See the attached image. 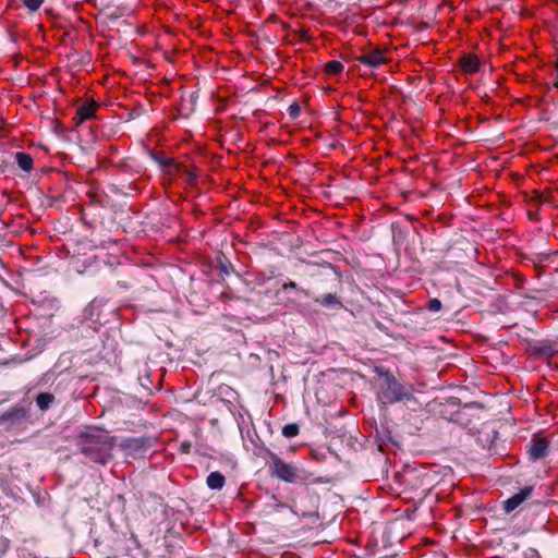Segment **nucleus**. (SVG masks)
I'll return each instance as SVG.
<instances>
[{
    "label": "nucleus",
    "mask_w": 558,
    "mask_h": 558,
    "mask_svg": "<svg viewBox=\"0 0 558 558\" xmlns=\"http://www.w3.org/2000/svg\"><path fill=\"white\" fill-rule=\"evenodd\" d=\"M529 557L530 558H541L539 554L535 549H530L529 550Z\"/></svg>",
    "instance_id": "nucleus-22"
},
{
    "label": "nucleus",
    "mask_w": 558,
    "mask_h": 558,
    "mask_svg": "<svg viewBox=\"0 0 558 558\" xmlns=\"http://www.w3.org/2000/svg\"><path fill=\"white\" fill-rule=\"evenodd\" d=\"M325 70L329 74H339L343 71V64L340 61H329L325 65Z\"/></svg>",
    "instance_id": "nucleus-13"
},
{
    "label": "nucleus",
    "mask_w": 558,
    "mask_h": 558,
    "mask_svg": "<svg viewBox=\"0 0 558 558\" xmlns=\"http://www.w3.org/2000/svg\"><path fill=\"white\" fill-rule=\"evenodd\" d=\"M317 302H320V304L324 306H332V305L341 304L339 299L332 293L323 295L319 300H317Z\"/></svg>",
    "instance_id": "nucleus-14"
},
{
    "label": "nucleus",
    "mask_w": 558,
    "mask_h": 558,
    "mask_svg": "<svg viewBox=\"0 0 558 558\" xmlns=\"http://www.w3.org/2000/svg\"><path fill=\"white\" fill-rule=\"evenodd\" d=\"M376 372L380 375L378 398L384 403H396L412 398L410 390L402 386L391 374L379 368H376Z\"/></svg>",
    "instance_id": "nucleus-2"
},
{
    "label": "nucleus",
    "mask_w": 558,
    "mask_h": 558,
    "mask_svg": "<svg viewBox=\"0 0 558 558\" xmlns=\"http://www.w3.org/2000/svg\"><path fill=\"white\" fill-rule=\"evenodd\" d=\"M77 446L80 452L90 461L106 464L112 458L113 442L111 437L99 430L82 434Z\"/></svg>",
    "instance_id": "nucleus-1"
},
{
    "label": "nucleus",
    "mask_w": 558,
    "mask_h": 558,
    "mask_svg": "<svg viewBox=\"0 0 558 558\" xmlns=\"http://www.w3.org/2000/svg\"><path fill=\"white\" fill-rule=\"evenodd\" d=\"M27 417V412L23 408H14L0 415V424L8 423V427L22 424Z\"/></svg>",
    "instance_id": "nucleus-4"
},
{
    "label": "nucleus",
    "mask_w": 558,
    "mask_h": 558,
    "mask_svg": "<svg viewBox=\"0 0 558 558\" xmlns=\"http://www.w3.org/2000/svg\"><path fill=\"white\" fill-rule=\"evenodd\" d=\"M548 451V440L545 438H534L529 448V456L532 460H539L546 457Z\"/></svg>",
    "instance_id": "nucleus-6"
},
{
    "label": "nucleus",
    "mask_w": 558,
    "mask_h": 558,
    "mask_svg": "<svg viewBox=\"0 0 558 558\" xmlns=\"http://www.w3.org/2000/svg\"><path fill=\"white\" fill-rule=\"evenodd\" d=\"M536 354H543L545 359L554 356L556 351H534Z\"/></svg>",
    "instance_id": "nucleus-18"
},
{
    "label": "nucleus",
    "mask_w": 558,
    "mask_h": 558,
    "mask_svg": "<svg viewBox=\"0 0 558 558\" xmlns=\"http://www.w3.org/2000/svg\"><path fill=\"white\" fill-rule=\"evenodd\" d=\"M268 465L271 475L277 476L284 482L292 483L299 478L298 469L292 464L286 463L275 453L269 454Z\"/></svg>",
    "instance_id": "nucleus-3"
},
{
    "label": "nucleus",
    "mask_w": 558,
    "mask_h": 558,
    "mask_svg": "<svg viewBox=\"0 0 558 558\" xmlns=\"http://www.w3.org/2000/svg\"><path fill=\"white\" fill-rule=\"evenodd\" d=\"M556 77H555V81H554V86L558 88V57H557V60H556Z\"/></svg>",
    "instance_id": "nucleus-20"
},
{
    "label": "nucleus",
    "mask_w": 558,
    "mask_h": 558,
    "mask_svg": "<svg viewBox=\"0 0 558 558\" xmlns=\"http://www.w3.org/2000/svg\"><path fill=\"white\" fill-rule=\"evenodd\" d=\"M207 485L211 489H221L225 485V476L220 472H211L207 476Z\"/></svg>",
    "instance_id": "nucleus-11"
},
{
    "label": "nucleus",
    "mask_w": 558,
    "mask_h": 558,
    "mask_svg": "<svg viewBox=\"0 0 558 558\" xmlns=\"http://www.w3.org/2000/svg\"><path fill=\"white\" fill-rule=\"evenodd\" d=\"M289 110H290V116L295 117L299 113V106L293 104L290 106Z\"/></svg>",
    "instance_id": "nucleus-19"
},
{
    "label": "nucleus",
    "mask_w": 558,
    "mask_h": 558,
    "mask_svg": "<svg viewBox=\"0 0 558 558\" xmlns=\"http://www.w3.org/2000/svg\"><path fill=\"white\" fill-rule=\"evenodd\" d=\"M24 5L31 12H36L45 0H22Z\"/></svg>",
    "instance_id": "nucleus-16"
},
{
    "label": "nucleus",
    "mask_w": 558,
    "mask_h": 558,
    "mask_svg": "<svg viewBox=\"0 0 558 558\" xmlns=\"http://www.w3.org/2000/svg\"><path fill=\"white\" fill-rule=\"evenodd\" d=\"M98 105L95 101H90L81 106L75 114V121L77 124H82L86 120L93 118L95 116L96 109Z\"/></svg>",
    "instance_id": "nucleus-8"
},
{
    "label": "nucleus",
    "mask_w": 558,
    "mask_h": 558,
    "mask_svg": "<svg viewBox=\"0 0 558 558\" xmlns=\"http://www.w3.org/2000/svg\"><path fill=\"white\" fill-rule=\"evenodd\" d=\"M10 362L9 361H5L2 363V365H8Z\"/></svg>",
    "instance_id": "nucleus-23"
},
{
    "label": "nucleus",
    "mask_w": 558,
    "mask_h": 558,
    "mask_svg": "<svg viewBox=\"0 0 558 558\" xmlns=\"http://www.w3.org/2000/svg\"><path fill=\"white\" fill-rule=\"evenodd\" d=\"M300 432L299 425L296 424H288L282 428V435L287 438L295 437Z\"/></svg>",
    "instance_id": "nucleus-15"
},
{
    "label": "nucleus",
    "mask_w": 558,
    "mask_h": 558,
    "mask_svg": "<svg viewBox=\"0 0 558 558\" xmlns=\"http://www.w3.org/2000/svg\"><path fill=\"white\" fill-rule=\"evenodd\" d=\"M460 65L465 73H474L478 70L480 62L475 56L468 54L461 58Z\"/></svg>",
    "instance_id": "nucleus-9"
},
{
    "label": "nucleus",
    "mask_w": 558,
    "mask_h": 558,
    "mask_svg": "<svg viewBox=\"0 0 558 558\" xmlns=\"http://www.w3.org/2000/svg\"><path fill=\"white\" fill-rule=\"evenodd\" d=\"M54 401V396L48 392H41L36 398V403L41 411H46Z\"/></svg>",
    "instance_id": "nucleus-12"
},
{
    "label": "nucleus",
    "mask_w": 558,
    "mask_h": 558,
    "mask_svg": "<svg viewBox=\"0 0 558 558\" xmlns=\"http://www.w3.org/2000/svg\"><path fill=\"white\" fill-rule=\"evenodd\" d=\"M15 160L22 170L29 172L33 169V158L29 154L23 151L16 153Z\"/></svg>",
    "instance_id": "nucleus-10"
},
{
    "label": "nucleus",
    "mask_w": 558,
    "mask_h": 558,
    "mask_svg": "<svg viewBox=\"0 0 558 558\" xmlns=\"http://www.w3.org/2000/svg\"><path fill=\"white\" fill-rule=\"evenodd\" d=\"M283 289L287 290V289H296V283L291 281L289 283H284L283 284Z\"/></svg>",
    "instance_id": "nucleus-21"
},
{
    "label": "nucleus",
    "mask_w": 558,
    "mask_h": 558,
    "mask_svg": "<svg viewBox=\"0 0 558 558\" xmlns=\"http://www.w3.org/2000/svg\"><path fill=\"white\" fill-rule=\"evenodd\" d=\"M357 61L372 69H375L386 63L387 59L385 58L384 52L381 50L374 49L357 57Z\"/></svg>",
    "instance_id": "nucleus-5"
},
{
    "label": "nucleus",
    "mask_w": 558,
    "mask_h": 558,
    "mask_svg": "<svg viewBox=\"0 0 558 558\" xmlns=\"http://www.w3.org/2000/svg\"><path fill=\"white\" fill-rule=\"evenodd\" d=\"M532 488L531 487H524L520 490V493L513 495L512 497L508 498L504 502V510L509 513L513 511L515 508H518L531 494Z\"/></svg>",
    "instance_id": "nucleus-7"
},
{
    "label": "nucleus",
    "mask_w": 558,
    "mask_h": 558,
    "mask_svg": "<svg viewBox=\"0 0 558 558\" xmlns=\"http://www.w3.org/2000/svg\"><path fill=\"white\" fill-rule=\"evenodd\" d=\"M427 308L432 312H437L441 308V302L438 299H432L427 302Z\"/></svg>",
    "instance_id": "nucleus-17"
}]
</instances>
